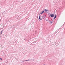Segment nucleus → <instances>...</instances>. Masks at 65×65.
Returning <instances> with one entry per match:
<instances>
[{"instance_id": "nucleus-1", "label": "nucleus", "mask_w": 65, "mask_h": 65, "mask_svg": "<svg viewBox=\"0 0 65 65\" xmlns=\"http://www.w3.org/2000/svg\"><path fill=\"white\" fill-rule=\"evenodd\" d=\"M50 17H52V18H53L54 17V15L53 14H50Z\"/></svg>"}, {"instance_id": "nucleus-2", "label": "nucleus", "mask_w": 65, "mask_h": 65, "mask_svg": "<svg viewBox=\"0 0 65 65\" xmlns=\"http://www.w3.org/2000/svg\"><path fill=\"white\" fill-rule=\"evenodd\" d=\"M44 12V11H42L41 13V14H42Z\"/></svg>"}, {"instance_id": "nucleus-3", "label": "nucleus", "mask_w": 65, "mask_h": 65, "mask_svg": "<svg viewBox=\"0 0 65 65\" xmlns=\"http://www.w3.org/2000/svg\"><path fill=\"white\" fill-rule=\"evenodd\" d=\"M45 11L46 12H47V11H48V10H46V9H45Z\"/></svg>"}, {"instance_id": "nucleus-4", "label": "nucleus", "mask_w": 65, "mask_h": 65, "mask_svg": "<svg viewBox=\"0 0 65 65\" xmlns=\"http://www.w3.org/2000/svg\"><path fill=\"white\" fill-rule=\"evenodd\" d=\"M39 19H40V20H42V19H40V16H39Z\"/></svg>"}, {"instance_id": "nucleus-5", "label": "nucleus", "mask_w": 65, "mask_h": 65, "mask_svg": "<svg viewBox=\"0 0 65 65\" xmlns=\"http://www.w3.org/2000/svg\"><path fill=\"white\" fill-rule=\"evenodd\" d=\"M56 16H57V15H56L54 17V19H56Z\"/></svg>"}, {"instance_id": "nucleus-6", "label": "nucleus", "mask_w": 65, "mask_h": 65, "mask_svg": "<svg viewBox=\"0 0 65 65\" xmlns=\"http://www.w3.org/2000/svg\"><path fill=\"white\" fill-rule=\"evenodd\" d=\"M31 61V60H27L25 61Z\"/></svg>"}, {"instance_id": "nucleus-7", "label": "nucleus", "mask_w": 65, "mask_h": 65, "mask_svg": "<svg viewBox=\"0 0 65 65\" xmlns=\"http://www.w3.org/2000/svg\"><path fill=\"white\" fill-rule=\"evenodd\" d=\"M2 31H2L1 32V34H2Z\"/></svg>"}, {"instance_id": "nucleus-8", "label": "nucleus", "mask_w": 65, "mask_h": 65, "mask_svg": "<svg viewBox=\"0 0 65 65\" xmlns=\"http://www.w3.org/2000/svg\"><path fill=\"white\" fill-rule=\"evenodd\" d=\"M0 60H1L2 61V59H1V58H0Z\"/></svg>"}, {"instance_id": "nucleus-9", "label": "nucleus", "mask_w": 65, "mask_h": 65, "mask_svg": "<svg viewBox=\"0 0 65 65\" xmlns=\"http://www.w3.org/2000/svg\"><path fill=\"white\" fill-rule=\"evenodd\" d=\"M52 22H50L51 24H52Z\"/></svg>"}, {"instance_id": "nucleus-10", "label": "nucleus", "mask_w": 65, "mask_h": 65, "mask_svg": "<svg viewBox=\"0 0 65 65\" xmlns=\"http://www.w3.org/2000/svg\"><path fill=\"white\" fill-rule=\"evenodd\" d=\"M49 22H51V21H49Z\"/></svg>"}]
</instances>
